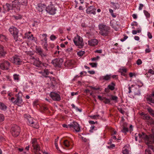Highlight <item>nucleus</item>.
I'll list each match as a JSON object with an SVG mask.
<instances>
[{
	"mask_svg": "<svg viewBox=\"0 0 154 154\" xmlns=\"http://www.w3.org/2000/svg\"><path fill=\"white\" fill-rule=\"evenodd\" d=\"M80 138L82 139V140L85 142H87L88 141V140L86 138L84 137H83L81 135H80Z\"/></svg>",
	"mask_w": 154,
	"mask_h": 154,
	"instance_id": "55",
	"label": "nucleus"
},
{
	"mask_svg": "<svg viewBox=\"0 0 154 154\" xmlns=\"http://www.w3.org/2000/svg\"><path fill=\"white\" fill-rule=\"evenodd\" d=\"M147 35L149 38L151 39L152 38V35L150 32H148Z\"/></svg>",
	"mask_w": 154,
	"mask_h": 154,
	"instance_id": "59",
	"label": "nucleus"
},
{
	"mask_svg": "<svg viewBox=\"0 0 154 154\" xmlns=\"http://www.w3.org/2000/svg\"><path fill=\"white\" fill-rule=\"evenodd\" d=\"M18 75L16 74H14V79L15 80L18 81L19 80V77Z\"/></svg>",
	"mask_w": 154,
	"mask_h": 154,
	"instance_id": "53",
	"label": "nucleus"
},
{
	"mask_svg": "<svg viewBox=\"0 0 154 154\" xmlns=\"http://www.w3.org/2000/svg\"><path fill=\"white\" fill-rule=\"evenodd\" d=\"M50 39L51 40L54 41L56 37L55 35H51L50 37Z\"/></svg>",
	"mask_w": 154,
	"mask_h": 154,
	"instance_id": "56",
	"label": "nucleus"
},
{
	"mask_svg": "<svg viewBox=\"0 0 154 154\" xmlns=\"http://www.w3.org/2000/svg\"><path fill=\"white\" fill-rule=\"evenodd\" d=\"M146 46L147 47V48H146L145 50L146 53H147L150 52H151V50L149 48V45H147Z\"/></svg>",
	"mask_w": 154,
	"mask_h": 154,
	"instance_id": "46",
	"label": "nucleus"
},
{
	"mask_svg": "<svg viewBox=\"0 0 154 154\" xmlns=\"http://www.w3.org/2000/svg\"><path fill=\"white\" fill-rule=\"evenodd\" d=\"M47 12L49 14L53 15L55 14L57 8L53 5H50L48 6L46 9Z\"/></svg>",
	"mask_w": 154,
	"mask_h": 154,
	"instance_id": "8",
	"label": "nucleus"
},
{
	"mask_svg": "<svg viewBox=\"0 0 154 154\" xmlns=\"http://www.w3.org/2000/svg\"><path fill=\"white\" fill-rule=\"evenodd\" d=\"M21 3L22 5L26 6L27 4V0H21Z\"/></svg>",
	"mask_w": 154,
	"mask_h": 154,
	"instance_id": "39",
	"label": "nucleus"
},
{
	"mask_svg": "<svg viewBox=\"0 0 154 154\" xmlns=\"http://www.w3.org/2000/svg\"><path fill=\"white\" fill-rule=\"evenodd\" d=\"M36 8L39 12H42L45 9V6L44 4H38Z\"/></svg>",
	"mask_w": 154,
	"mask_h": 154,
	"instance_id": "18",
	"label": "nucleus"
},
{
	"mask_svg": "<svg viewBox=\"0 0 154 154\" xmlns=\"http://www.w3.org/2000/svg\"><path fill=\"white\" fill-rule=\"evenodd\" d=\"M120 72L121 73L126 72L127 69L126 68L122 67L119 69Z\"/></svg>",
	"mask_w": 154,
	"mask_h": 154,
	"instance_id": "38",
	"label": "nucleus"
},
{
	"mask_svg": "<svg viewBox=\"0 0 154 154\" xmlns=\"http://www.w3.org/2000/svg\"><path fill=\"white\" fill-rule=\"evenodd\" d=\"M44 75L45 76V75H48L49 73V71L47 69H45L44 70Z\"/></svg>",
	"mask_w": 154,
	"mask_h": 154,
	"instance_id": "50",
	"label": "nucleus"
},
{
	"mask_svg": "<svg viewBox=\"0 0 154 154\" xmlns=\"http://www.w3.org/2000/svg\"><path fill=\"white\" fill-rule=\"evenodd\" d=\"M89 122L90 124H91V125H94V124H95V123H97V122H94V121H89Z\"/></svg>",
	"mask_w": 154,
	"mask_h": 154,
	"instance_id": "61",
	"label": "nucleus"
},
{
	"mask_svg": "<svg viewBox=\"0 0 154 154\" xmlns=\"http://www.w3.org/2000/svg\"><path fill=\"white\" fill-rule=\"evenodd\" d=\"M50 95L54 100L59 101L61 100L60 96L57 93L51 92L50 93Z\"/></svg>",
	"mask_w": 154,
	"mask_h": 154,
	"instance_id": "10",
	"label": "nucleus"
},
{
	"mask_svg": "<svg viewBox=\"0 0 154 154\" xmlns=\"http://www.w3.org/2000/svg\"><path fill=\"white\" fill-rule=\"evenodd\" d=\"M71 129L74 128L76 132H79L80 131V128L79 124L76 122H74L71 124Z\"/></svg>",
	"mask_w": 154,
	"mask_h": 154,
	"instance_id": "15",
	"label": "nucleus"
},
{
	"mask_svg": "<svg viewBox=\"0 0 154 154\" xmlns=\"http://www.w3.org/2000/svg\"><path fill=\"white\" fill-rule=\"evenodd\" d=\"M136 63L138 65H141L142 63V61L140 59H139L137 61Z\"/></svg>",
	"mask_w": 154,
	"mask_h": 154,
	"instance_id": "54",
	"label": "nucleus"
},
{
	"mask_svg": "<svg viewBox=\"0 0 154 154\" xmlns=\"http://www.w3.org/2000/svg\"><path fill=\"white\" fill-rule=\"evenodd\" d=\"M149 72L153 75L154 74V71L152 69H150L149 70Z\"/></svg>",
	"mask_w": 154,
	"mask_h": 154,
	"instance_id": "64",
	"label": "nucleus"
},
{
	"mask_svg": "<svg viewBox=\"0 0 154 154\" xmlns=\"http://www.w3.org/2000/svg\"><path fill=\"white\" fill-rule=\"evenodd\" d=\"M63 60L61 58H56L52 60L51 63L56 67L60 68L61 67Z\"/></svg>",
	"mask_w": 154,
	"mask_h": 154,
	"instance_id": "7",
	"label": "nucleus"
},
{
	"mask_svg": "<svg viewBox=\"0 0 154 154\" xmlns=\"http://www.w3.org/2000/svg\"><path fill=\"white\" fill-rule=\"evenodd\" d=\"M20 128L17 125H14L12 126L11 132L13 136L15 137L18 136L20 134Z\"/></svg>",
	"mask_w": 154,
	"mask_h": 154,
	"instance_id": "4",
	"label": "nucleus"
},
{
	"mask_svg": "<svg viewBox=\"0 0 154 154\" xmlns=\"http://www.w3.org/2000/svg\"><path fill=\"white\" fill-rule=\"evenodd\" d=\"M4 116L3 114H0V122H2L4 120Z\"/></svg>",
	"mask_w": 154,
	"mask_h": 154,
	"instance_id": "45",
	"label": "nucleus"
},
{
	"mask_svg": "<svg viewBox=\"0 0 154 154\" xmlns=\"http://www.w3.org/2000/svg\"><path fill=\"white\" fill-rule=\"evenodd\" d=\"M34 65L36 67H41L42 66V62L40 61L38 59H37L33 62Z\"/></svg>",
	"mask_w": 154,
	"mask_h": 154,
	"instance_id": "19",
	"label": "nucleus"
},
{
	"mask_svg": "<svg viewBox=\"0 0 154 154\" xmlns=\"http://www.w3.org/2000/svg\"><path fill=\"white\" fill-rule=\"evenodd\" d=\"M148 122L150 124H152L154 123V120L151 117L148 120Z\"/></svg>",
	"mask_w": 154,
	"mask_h": 154,
	"instance_id": "42",
	"label": "nucleus"
},
{
	"mask_svg": "<svg viewBox=\"0 0 154 154\" xmlns=\"http://www.w3.org/2000/svg\"><path fill=\"white\" fill-rule=\"evenodd\" d=\"M111 75H106L104 76H101L99 78V79L100 80L107 81L111 78Z\"/></svg>",
	"mask_w": 154,
	"mask_h": 154,
	"instance_id": "20",
	"label": "nucleus"
},
{
	"mask_svg": "<svg viewBox=\"0 0 154 154\" xmlns=\"http://www.w3.org/2000/svg\"><path fill=\"white\" fill-rule=\"evenodd\" d=\"M6 54V52L3 49V46L0 45V56H3Z\"/></svg>",
	"mask_w": 154,
	"mask_h": 154,
	"instance_id": "24",
	"label": "nucleus"
},
{
	"mask_svg": "<svg viewBox=\"0 0 154 154\" xmlns=\"http://www.w3.org/2000/svg\"><path fill=\"white\" fill-rule=\"evenodd\" d=\"M31 142L32 146H35V145H36L38 144L37 143V140L35 139H32Z\"/></svg>",
	"mask_w": 154,
	"mask_h": 154,
	"instance_id": "36",
	"label": "nucleus"
},
{
	"mask_svg": "<svg viewBox=\"0 0 154 154\" xmlns=\"http://www.w3.org/2000/svg\"><path fill=\"white\" fill-rule=\"evenodd\" d=\"M73 42L75 44L79 46V48H82L84 45L82 38L78 35L74 37L73 39Z\"/></svg>",
	"mask_w": 154,
	"mask_h": 154,
	"instance_id": "5",
	"label": "nucleus"
},
{
	"mask_svg": "<svg viewBox=\"0 0 154 154\" xmlns=\"http://www.w3.org/2000/svg\"><path fill=\"white\" fill-rule=\"evenodd\" d=\"M25 38H27L29 40L35 41V38L32 34L28 35V34H25Z\"/></svg>",
	"mask_w": 154,
	"mask_h": 154,
	"instance_id": "21",
	"label": "nucleus"
},
{
	"mask_svg": "<svg viewBox=\"0 0 154 154\" xmlns=\"http://www.w3.org/2000/svg\"><path fill=\"white\" fill-rule=\"evenodd\" d=\"M122 153L123 154H128L129 153L128 150L126 148V146H124L122 149Z\"/></svg>",
	"mask_w": 154,
	"mask_h": 154,
	"instance_id": "33",
	"label": "nucleus"
},
{
	"mask_svg": "<svg viewBox=\"0 0 154 154\" xmlns=\"http://www.w3.org/2000/svg\"><path fill=\"white\" fill-rule=\"evenodd\" d=\"M113 4V8L115 9H118L120 7V5L119 4H118V3H112Z\"/></svg>",
	"mask_w": 154,
	"mask_h": 154,
	"instance_id": "32",
	"label": "nucleus"
},
{
	"mask_svg": "<svg viewBox=\"0 0 154 154\" xmlns=\"http://www.w3.org/2000/svg\"><path fill=\"white\" fill-rule=\"evenodd\" d=\"M98 26L100 30V33L103 36H107L109 32V28L106 25L102 24H100Z\"/></svg>",
	"mask_w": 154,
	"mask_h": 154,
	"instance_id": "3",
	"label": "nucleus"
},
{
	"mask_svg": "<svg viewBox=\"0 0 154 154\" xmlns=\"http://www.w3.org/2000/svg\"><path fill=\"white\" fill-rule=\"evenodd\" d=\"M144 5L143 4H140L139 5V7L138 9L139 10H141Z\"/></svg>",
	"mask_w": 154,
	"mask_h": 154,
	"instance_id": "58",
	"label": "nucleus"
},
{
	"mask_svg": "<svg viewBox=\"0 0 154 154\" xmlns=\"http://www.w3.org/2000/svg\"><path fill=\"white\" fill-rule=\"evenodd\" d=\"M91 118L94 119H99L100 115H96L90 116Z\"/></svg>",
	"mask_w": 154,
	"mask_h": 154,
	"instance_id": "37",
	"label": "nucleus"
},
{
	"mask_svg": "<svg viewBox=\"0 0 154 154\" xmlns=\"http://www.w3.org/2000/svg\"><path fill=\"white\" fill-rule=\"evenodd\" d=\"M104 100L103 102L106 104H109L110 102V100L109 99L106 98L105 97V99H104Z\"/></svg>",
	"mask_w": 154,
	"mask_h": 154,
	"instance_id": "44",
	"label": "nucleus"
},
{
	"mask_svg": "<svg viewBox=\"0 0 154 154\" xmlns=\"http://www.w3.org/2000/svg\"><path fill=\"white\" fill-rule=\"evenodd\" d=\"M12 17H14L16 20L20 19L22 18V16L21 15H17L16 16H13Z\"/></svg>",
	"mask_w": 154,
	"mask_h": 154,
	"instance_id": "41",
	"label": "nucleus"
},
{
	"mask_svg": "<svg viewBox=\"0 0 154 154\" xmlns=\"http://www.w3.org/2000/svg\"><path fill=\"white\" fill-rule=\"evenodd\" d=\"M7 108V106L3 103H0V109L2 110H5Z\"/></svg>",
	"mask_w": 154,
	"mask_h": 154,
	"instance_id": "29",
	"label": "nucleus"
},
{
	"mask_svg": "<svg viewBox=\"0 0 154 154\" xmlns=\"http://www.w3.org/2000/svg\"><path fill=\"white\" fill-rule=\"evenodd\" d=\"M0 38H1V39L2 40L4 39L5 41H6L7 40V38H6V37L3 35H0Z\"/></svg>",
	"mask_w": 154,
	"mask_h": 154,
	"instance_id": "52",
	"label": "nucleus"
},
{
	"mask_svg": "<svg viewBox=\"0 0 154 154\" xmlns=\"http://www.w3.org/2000/svg\"><path fill=\"white\" fill-rule=\"evenodd\" d=\"M128 38V36L126 35H125L123 38L121 39V42H124L125 40H126Z\"/></svg>",
	"mask_w": 154,
	"mask_h": 154,
	"instance_id": "57",
	"label": "nucleus"
},
{
	"mask_svg": "<svg viewBox=\"0 0 154 154\" xmlns=\"http://www.w3.org/2000/svg\"><path fill=\"white\" fill-rule=\"evenodd\" d=\"M13 30V32L12 33L13 34V36L14 37V40L17 41L18 40V30L17 28L15 27H13V28H10V29Z\"/></svg>",
	"mask_w": 154,
	"mask_h": 154,
	"instance_id": "13",
	"label": "nucleus"
},
{
	"mask_svg": "<svg viewBox=\"0 0 154 154\" xmlns=\"http://www.w3.org/2000/svg\"><path fill=\"white\" fill-rule=\"evenodd\" d=\"M146 109L149 114L153 117H154V111L150 107L148 106Z\"/></svg>",
	"mask_w": 154,
	"mask_h": 154,
	"instance_id": "23",
	"label": "nucleus"
},
{
	"mask_svg": "<svg viewBox=\"0 0 154 154\" xmlns=\"http://www.w3.org/2000/svg\"><path fill=\"white\" fill-rule=\"evenodd\" d=\"M88 72L91 74H94L95 73V72L93 70L88 71Z\"/></svg>",
	"mask_w": 154,
	"mask_h": 154,
	"instance_id": "63",
	"label": "nucleus"
},
{
	"mask_svg": "<svg viewBox=\"0 0 154 154\" xmlns=\"http://www.w3.org/2000/svg\"><path fill=\"white\" fill-rule=\"evenodd\" d=\"M9 65V62L5 61L2 63H0V68L3 70H7L8 69Z\"/></svg>",
	"mask_w": 154,
	"mask_h": 154,
	"instance_id": "11",
	"label": "nucleus"
},
{
	"mask_svg": "<svg viewBox=\"0 0 154 154\" xmlns=\"http://www.w3.org/2000/svg\"><path fill=\"white\" fill-rule=\"evenodd\" d=\"M143 12L146 17L147 18H150V14L146 10H144L143 11Z\"/></svg>",
	"mask_w": 154,
	"mask_h": 154,
	"instance_id": "35",
	"label": "nucleus"
},
{
	"mask_svg": "<svg viewBox=\"0 0 154 154\" xmlns=\"http://www.w3.org/2000/svg\"><path fill=\"white\" fill-rule=\"evenodd\" d=\"M97 130V128L95 127L94 125H93L90 127V129L89 130V131L91 133H92L94 131Z\"/></svg>",
	"mask_w": 154,
	"mask_h": 154,
	"instance_id": "30",
	"label": "nucleus"
},
{
	"mask_svg": "<svg viewBox=\"0 0 154 154\" xmlns=\"http://www.w3.org/2000/svg\"><path fill=\"white\" fill-rule=\"evenodd\" d=\"M20 4L18 0H15L12 2V11L15 12H18L20 10Z\"/></svg>",
	"mask_w": 154,
	"mask_h": 154,
	"instance_id": "6",
	"label": "nucleus"
},
{
	"mask_svg": "<svg viewBox=\"0 0 154 154\" xmlns=\"http://www.w3.org/2000/svg\"><path fill=\"white\" fill-rule=\"evenodd\" d=\"M88 45L90 46H94L97 44L98 42L96 39H94L88 40Z\"/></svg>",
	"mask_w": 154,
	"mask_h": 154,
	"instance_id": "17",
	"label": "nucleus"
},
{
	"mask_svg": "<svg viewBox=\"0 0 154 154\" xmlns=\"http://www.w3.org/2000/svg\"><path fill=\"white\" fill-rule=\"evenodd\" d=\"M96 9L93 6H90L86 10V12L87 14H91V12L93 11H96Z\"/></svg>",
	"mask_w": 154,
	"mask_h": 154,
	"instance_id": "22",
	"label": "nucleus"
},
{
	"mask_svg": "<svg viewBox=\"0 0 154 154\" xmlns=\"http://www.w3.org/2000/svg\"><path fill=\"white\" fill-rule=\"evenodd\" d=\"M63 144L65 146L68 147L70 145L69 141L67 140H65L63 142Z\"/></svg>",
	"mask_w": 154,
	"mask_h": 154,
	"instance_id": "31",
	"label": "nucleus"
},
{
	"mask_svg": "<svg viewBox=\"0 0 154 154\" xmlns=\"http://www.w3.org/2000/svg\"><path fill=\"white\" fill-rule=\"evenodd\" d=\"M33 147L34 149L36 151L39 150L40 147L39 145L38 144L36 145H35V146H33Z\"/></svg>",
	"mask_w": 154,
	"mask_h": 154,
	"instance_id": "40",
	"label": "nucleus"
},
{
	"mask_svg": "<svg viewBox=\"0 0 154 154\" xmlns=\"http://www.w3.org/2000/svg\"><path fill=\"white\" fill-rule=\"evenodd\" d=\"M85 52L84 51H81L78 52L77 53L78 55L79 56H82L84 54Z\"/></svg>",
	"mask_w": 154,
	"mask_h": 154,
	"instance_id": "51",
	"label": "nucleus"
},
{
	"mask_svg": "<svg viewBox=\"0 0 154 154\" xmlns=\"http://www.w3.org/2000/svg\"><path fill=\"white\" fill-rule=\"evenodd\" d=\"M118 99V97L117 96L112 95L111 96V100H113L117 102Z\"/></svg>",
	"mask_w": 154,
	"mask_h": 154,
	"instance_id": "43",
	"label": "nucleus"
},
{
	"mask_svg": "<svg viewBox=\"0 0 154 154\" xmlns=\"http://www.w3.org/2000/svg\"><path fill=\"white\" fill-rule=\"evenodd\" d=\"M35 50L36 53L40 55L42 58L45 57L47 56L46 52H44L40 46H36Z\"/></svg>",
	"mask_w": 154,
	"mask_h": 154,
	"instance_id": "9",
	"label": "nucleus"
},
{
	"mask_svg": "<svg viewBox=\"0 0 154 154\" xmlns=\"http://www.w3.org/2000/svg\"><path fill=\"white\" fill-rule=\"evenodd\" d=\"M122 129L121 131L123 133H126L128 131V126L126 122H124L122 126Z\"/></svg>",
	"mask_w": 154,
	"mask_h": 154,
	"instance_id": "16",
	"label": "nucleus"
},
{
	"mask_svg": "<svg viewBox=\"0 0 154 154\" xmlns=\"http://www.w3.org/2000/svg\"><path fill=\"white\" fill-rule=\"evenodd\" d=\"M89 64L92 67H96L97 66V63H90Z\"/></svg>",
	"mask_w": 154,
	"mask_h": 154,
	"instance_id": "47",
	"label": "nucleus"
},
{
	"mask_svg": "<svg viewBox=\"0 0 154 154\" xmlns=\"http://www.w3.org/2000/svg\"><path fill=\"white\" fill-rule=\"evenodd\" d=\"M99 58V56H97L95 57H94L91 59V60L92 61H95L96 60H97Z\"/></svg>",
	"mask_w": 154,
	"mask_h": 154,
	"instance_id": "60",
	"label": "nucleus"
},
{
	"mask_svg": "<svg viewBox=\"0 0 154 154\" xmlns=\"http://www.w3.org/2000/svg\"><path fill=\"white\" fill-rule=\"evenodd\" d=\"M42 44L44 48L46 51H48V48H47V46L48 44H47V40L46 41H42Z\"/></svg>",
	"mask_w": 154,
	"mask_h": 154,
	"instance_id": "26",
	"label": "nucleus"
},
{
	"mask_svg": "<svg viewBox=\"0 0 154 154\" xmlns=\"http://www.w3.org/2000/svg\"><path fill=\"white\" fill-rule=\"evenodd\" d=\"M109 12L110 13L111 15L113 17H116V16L113 13V11L112 9H109Z\"/></svg>",
	"mask_w": 154,
	"mask_h": 154,
	"instance_id": "49",
	"label": "nucleus"
},
{
	"mask_svg": "<svg viewBox=\"0 0 154 154\" xmlns=\"http://www.w3.org/2000/svg\"><path fill=\"white\" fill-rule=\"evenodd\" d=\"M3 7L5 11H9L10 10V4L7 3L6 5H4Z\"/></svg>",
	"mask_w": 154,
	"mask_h": 154,
	"instance_id": "28",
	"label": "nucleus"
},
{
	"mask_svg": "<svg viewBox=\"0 0 154 154\" xmlns=\"http://www.w3.org/2000/svg\"><path fill=\"white\" fill-rule=\"evenodd\" d=\"M119 111L121 113H122V114H124L125 111L122 109L120 108V109H119Z\"/></svg>",
	"mask_w": 154,
	"mask_h": 154,
	"instance_id": "62",
	"label": "nucleus"
},
{
	"mask_svg": "<svg viewBox=\"0 0 154 154\" xmlns=\"http://www.w3.org/2000/svg\"><path fill=\"white\" fill-rule=\"evenodd\" d=\"M24 117L27 118L28 125L36 128H38L39 125L36 120L33 119L29 115H25Z\"/></svg>",
	"mask_w": 154,
	"mask_h": 154,
	"instance_id": "2",
	"label": "nucleus"
},
{
	"mask_svg": "<svg viewBox=\"0 0 154 154\" xmlns=\"http://www.w3.org/2000/svg\"><path fill=\"white\" fill-rule=\"evenodd\" d=\"M150 117V116H149L148 115L146 114L145 115H143V116L142 118L143 119L148 121Z\"/></svg>",
	"mask_w": 154,
	"mask_h": 154,
	"instance_id": "34",
	"label": "nucleus"
},
{
	"mask_svg": "<svg viewBox=\"0 0 154 154\" xmlns=\"http://www.w3.org/2000/svg\"><path fill=\"white\" fill-rule=\"evenodd\" d=\"M11 61L13 63L17 65H20L22 64V61L17 56H14L11 59Z\"/></svg>",
	"mask_w": 154,
	"mask_h": 154,
	"instance_id": "14",
	"label": "nucleus"
},
{
	"mask_svg": "<svg viewBox=\"0 0 154 154\" xmlns=\"http://www.w3.org/2000/svg\"><path fill=\"white\" fill-rule=\"evenodd\" d=\"M146 100L149 104L150 105L152 103L154 104V91L152 92L151 94L147 97Z\"/></svg>",
	"mask_w": 154,
	"mask_h": 154,
	"instance_id": "12",
	"label": "nucleus"
},
{
	"mask_svg": "<svg viewBox=\"0 0 154 154\" xmlns=\"http://www.w3.org/2000/svg\"><path fill=\"white\" fill-rule=\"evenodd\" d=\"M152 134L148 136L144 133H136L135 134V139L136 141L138 138L140 140H144L145 143L148 146V148L145 150V154H151V150H153V148L151 144H154V129H152Z\"/></svg>",
	"mask_w": 154,
	"mask_h": 154,
	"instance_id": "1",
	"label": "nucleus"
},
{
	"mask_svg": "<svg viewBox=\"0 0 154 154\" xmlns=\"http://www.w3.org/2000/svg\"><path fill=\"white\" fill-rule=\"evenodd\" d=\"M115 84L114 83L112 82L108 85V87L110 90L113 91L115 89Z\"/></svg>",
	"mask_w": 154,
	"mask_h": 154,
	"instance_id": "25",
	"label": "nucleus"
},
{
	"mask_svg": "<svg viewBox=\"0 0 154 154\" xmlns=\"http://www.w3.org/2000/svg\"><path fill=\"white\" fill-rule=\"evenodd\" d=\"M63 126L64 128H69L71 129V124H69L68 125H67L66 124H63Z\"/></svg>",
	"mask_w": 154,
	"mask_h": 154,
	"instance_id": "48",
	"label": "nucleus"
},
{
	"mask_svg": "<svg viewBox=\"0 0 154 154\" xmlns=\"http://www.w3.org/2000/svg\"><path fill=\"white\" fill-rule=\"evenodd\" d=\"M40 38L41 39V41H46L47 40V35L46 34H43L40 35Z\"/></svg>",
	"mask_w": 154,
	"mask_h": 154,
	"instance_id": "27",
	"label": "nucleus"
}]
</instances>
